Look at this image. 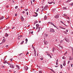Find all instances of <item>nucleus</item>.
<instances>
[{
  "label": "nucleus",
  "instance_id": "f257e3e1",
  "mask_svg": "<svg viewBox=\"0 0 73 73\" xmlns=\"http://www.w3.org/2000/svg\"><path fill=\"white\" fill-rule=\"evenodd\" d=\"M48 5H46L44 7V9H41V11H45L47 10V9H48Z\"/></svg>",
  "mask_w": 73,
  "mask_h": 73
},
{
  "label": "nucleus",
  "instance_id": "f03ea898",
  "mask_svg": "<svg viewBox=\"0 0 73 73\" xmlns=\"http://www.w3.org/2000/svg\"><path fill=\"white\" fill-rule=\"evenodd\" d=\"M59 15L58 14H57L56 16H55V17L56 19H58L59 17Z\"/></svg>",
  "mask_w": 73,
  "mask_h": 73
},
{
  "label": "nucleus",
  "instance_id": "7ed1b4c3",
  "mask_svg": "<svg viewBox=\"0 0 73 73\" xmlns=\"http://www.w3.org/2000/svg\"><path fill=\"white\" fill-rule=\"evenodd\" d=\"M47 54L48 56H50L51 58H52V56H50V54H49V53L47 52Z\"/></svg>",
  "mask_w": 73,
  "mask_h": 73
},
{
  "label": "nucleus",
  "instance_id": "20e7f679",
  "mask_svg": "<svg viewBox=\"0 0 73 73\" xmlns=\"http://www.w3.org/2000/svg\"><path fill=\"white\" fill-rule=\"evenodd\" d=\"M50 31L51 32H54V31L52 28L50 29Z\"/></svg>",
  "mask_w": 73,
  "mask_h": 73
},
{
  "label": "nucleus",
  "instance_id": "39448f33",
  "mask_svg": "<svg viewBox=\"0 0 73 73\" xmlns=\"http://www.w3.org/2000/svg\"><path fill=\"white\" fill-rule=\"evenodd\" d=\"M48 42L47 41H44V44L45 45H47L48 44Z\"/></svg>",
  "mask_w": 73,
  "mask_h": 73
},
{
  "label": "nucleus",
  "instance_id": "423d86ee",
  "mask_svg": "<svg viewBox=\"0 0 73 73\" xmlns=\"http://www.w3.org/2000/svg\"><path fill=\"white\" fill-rule=\"evenodd\" d=\"M14 65L13 64H11V65L10 66V68H14V66H13Z\"/></svg>",
  "mask_w": 73,
  "mask_h": 73
},
{
  "label": "nucleus",
  "instance_id": "0eeeda50",
  "mask_svg": "<svg viewBox=\"0 0 73 73\" xmlns=\"http://www.w3.org/2000/svg\"><path fill=\"white\" fill-rule=\"evenodd\" d=\"M36 29H38V27H39V25L38 24H37L36 25Z\"/></svg>",
  "mask_w": 73,
  "mask_h": 73
},
{
  "label": "nucleus",
  "instance_id": "6e6552de",
  "mask_svg": "<svg viewBox=\"0 0 73 73\" xmlns=\"http://www.w3.org/2000/svg\"><path fill=\"white\" fill-rule=\"evenodd\" d=\"M36 13V15H33V17H37V15H38V14H37V13Z\"/></svg>",
  "mask_w": 73,
  "mask_h": 73
},
{
  "label": "nucleus",
  "instance_id": "1a4fd4ad",
  "mask_svg": "<svg viewBox=\"0 0 73 73\" xmlns=\"http://www.w3.org/2000/svg\"><path fill=\"white\" fill-rule=\"evenodd\" d=\"M21 37H23V36L22 35H20V36H19L18 37V40H20V38H21Z\"/></svg>",
  "mask_w": 73,
  "mask_h": 73
},
{
  "label": "nucleus",
  "instance_id": "9d476101",
  "mask_svg": "<svg viewBox=\"0 0 73 73\" xmlns=\"http://www.w3.org/2000/svg\"><path fill=\"white\" fill-rule=\"evenodd\" d=\"M66 41L67 42H69V39L67 38L66 39H65Z\"/></svg>",
  "mask_w": 73,
  "mask_h": 73
},
{
  "label": "nucleus",
  "instance_id": "9b49d317",
  "mask_svg": "<svg viewBox=\"0 0 73 73\" xmlns=\"http://www.w3.org/2000/svg\"><path fill=\"white\" fill-rule=\"evenodd\" d=\"M73 60V57H72L71 56L70 57L69 60Z\"/></svg>",
  "mask_w": 73,
  "mask_h": 73
},
{
  "label": "nucleus",
  "instance_id": "f8f14e48",
  "mask_svg": "<svg viewBox=\"0 0 73 73\" xmlns=\"http://www.w3.org/2000/svg\"><path fill=\"white\" fill-rule=\"evenodd\" d=\"M16 67H17V69H18V70L20 69L19 66L17 65Z\"/></svg>",
  "mask_w": 73,
  "mask_h": 73
},
{
  "label": "nucleus",
  "instance_id": "ddd939ff",
  "mask_svg": "<svg viewBox=\"0 0 73 73\" xmlns=\"http://www.w3.org/2000/svg\"><path fill=\"white\" fill-rule=\"evenodd\" d=\"M48 4H52V3H54V2H48Z\"/></svg>",
  "mask_w": 73,
  "mask_h": 73
},
{
  "label": "nucleus",
  "instance_id": "4468645a",
  "mask_svg": "<svg viewBox=\"0 0 73 73\" xmlns=\"http://www.w3.org/2000/svg\"><path fill=\"white\" fill-rule=\"evenodd\" d=\"M4 19V16H2L0 18V20H2V19Z\"/></svg>",
  "mask_w": 73,
  "mask_h": 73
},
{
  "label": "nucleus",
  "instance_id": "2eb2a0df",
  "mask_svg": "<svg viewBox=\"0 0 73 73\" xmlns=\"http://www.w3.org/2000/svg\"><path fill=\"white\" fill-rule=\"evenodd\" d=\"M46 19H47V17L46 16H45L44 18V20H46Z\"/></svg>",
  "mask_w": 73,
  "mask_h": 73
},
{
  "label": "nucleus",
  "instance_id": "dca6fc26",
  "mask_svg": "<svg viewBox=\"0 0 73 73\" xmlns=\"http://www.w3.org/2000/svg\"><path fill=\"white\" fill-rule=\"evenodd\" d=\"M60 46L59 47L60 49H63V47L62 46Z\"/></svg>",
  "mask_w": 73,
  "mask_h": 73
},
{
  "label": "nucleus",
  "instance_id": "f3484780",
  "mask_svg": "<svg viewBox=\"0 0 73 73\" xmlns=\"http://www.w3.org/2000/svg\"><path fill=\"white\" fill-rule=\"evenodd\" d=\"M40 27H38V32H40Z\"/></svg>",
  "mask_w": 73,
  "mask_h": 73
},
{
  "label": "nucleus",
  "instance_id": "a211bd4d",
  "mask_svg": "<svg viewBox=\"0 0 73 73\" xmlns=\"http://www.w3.org/2000/svg\"><path fill=\"white\" fill-rule=\"evenodd\" d=\"M3 41H4V42H5V40H3L2 42V43H1L0 44H3Z\"/></svg>",
  "mask_w": 73,
  "mask_h": 73
},
{
  "label": "nucleus",
  "instance_id": "6ab92c4d",
  "mask_svg": "<svg viewBox=\"0 0 73 73\" xmlns=\"http://www.w3.org/2000/svg\"><path fill=\"white\" fill-rule=\"evenodd\" d=\"M5 36L6 37H8V34H7V33H6Z\"/></svg>",
  "mask_w": 73,
  "mask_h": 73
},
{
  "label": "nucleus",
  "instance_id": "aec40b11",
  "mask_svg": "<svg viewBox=\"0 0 73 73\" xmlns=\"http://www.w3.org/2000/svg\"><path fill=\"white\" fill-rule=\"evenodd\" d=\"M71 1H72V0H68L66 2V3H68V2H70Z\"/></svg>",
  "mask_w": 73,
  "mask_h": 73
},
{
  "label": "nucleus",
  "instance_id": "412c9836",
  "mask_svg": "<svg viewBox=\"0 0 73 73\" xmlns=\"http://www.w3.org/2000/svg\"><path fill=\"white\" fill-rule=\"evenodd\" d=\"M21 20H24V18H23V16L21 17Z\"/></svg>",
  "mask_w": 73,
  "mask_h": 73
},
{
  "label": "nucleus",
  "instance_id": "4be33fe9",
  "mask_svg": "<svg viewBox=\"0 0 73 73\" xmlns=\"http://www.w3.org/2000/svg\"><path fill=\"white\" fill-rule=\"evenodd\" d=\"M52 51L53 52H54V48H53Z\"/></svg>",
  "mask_w": 73,
  "mask_h": 73
},
{
  "label": "nucleus",
  "instance_id": "5701e85b",
  "mask_svg": "<svg viewBox=\"0 0 73 73\" xmlns=\"http://www.w3.org/2000/svg\"><path fill=\"white\" fill-rule=\"evenodd\" d=\"M66 64H65V62H64L63 64V66H65Z\"/></svg>",
  "mask_w": 73,
  "mask_h": 73
},
{
  "label": "nucleus",
  "instance_id": "b1692460",
  "mask_svg": "<svg viewBox=\"0 0 73 73\" xmlns=\"http://www.w3.org/2000/svg\"><path fill=\"white\" fill-rule=\"evenodd\" d=\"M60 22H61V23H62L63 24H64V25H65V24H64V23H63V22H62V21H60Z\"/></svg>",
  "mask_w": 73,
  "mask_h": 73
},
{
  "label": "nucleus",
  "instance_id": "393cba45",
  "mask_svg": "<svg viewBox=\"0 0 73 73\" xmlns=\"http://www.w3.org/2000/svg\"><path fill=\"white\" fill-rule=\"evenodd\" d=\"M48 34H46L45 35V36L46 37H48Z\"/></svg>",
  "mask_w": 73,
  "mask_h": 73
},
{
  "label": "nucleus",
  "instance_id": "a878e982",
  "mask_svg": "<svg viewBox=\"0 0 73 73\" xmlns=\"http://www.w3.org/2000/svg\"><path fill=\"white\" fill-rule=\"evenodd\" d=\"M60 68H61V69H62V64L60 65Z\"/></svg>",
  "mask_w": 73,
  "mask_h": 73
},
{
  "label": "nucleus",
  "instance_id": "bb28decb",
  "mask_svg": "<svg viewBox=\"0 0 73 73\" xmlns=\"http://www.w3.org/2000/svg\"><path fill=\"white\" fill-rule=\"evenodd\" d=\"M49 24H51V25H52L53 23H52V22H49Z\"/></svg>",
  "mask_w": 73,
  "mask_h": 73
},
{
  "label": "nucleus",
  "instance_id": "cd10ccee",
  "mask_svg": "<svg viewBox=\"0 0 73 73\" xmlns=\"http://www.w3.org/2000/svg\"><path fill=\"white\" fill-rule=\"evenodd\" d=\"M8 65H9L10 66H11V64L9 63Z\"/></svg>",
  "mask_w": 73,
  "mask_h": 73
},
{
  "label": "nucleus",
  "instance_id": "c85d7f7f",
  "mask_svg": "<svg viewBox=\"0 0 73 73\" xmlns=\"http://www.w3.org/2000/svg\"><path fill=\"white\" fill-rule=\"evenodd\" d=\"M38 10H39V8H38L36 10V12H37L38 11Z\"/></svg>",
  "mask_w": 73,
  "mask_h": 73
},
{
  "label": "nucleus",
  "instance_id": "c756f323",
  "mask_svg": "<svg viewBox=\"0 0 73 73\" xmlns=\"http://www.w3.org/2000/svg\"><path fill=\"white\" fill-rule=\"evenodd\" d=\"M28 10V9H25V11H27Z\"/></svg>",
  "mask_w": 73,
  "mask_h": 73
},
{
  "label": "nucleus",
  "instance_id": "7c9ffc66",
  "mask_svg": "<svg viewBox=\"0 0 73 73\" xmlns=\"http://www.w3.org/2000/svg\"><path fill=\"white\" fill-rule=\"evenodd\" d=\"M25 41L26 42H27V41H28V39L27 38H26L25 39Z\"/></svg>",
  "mask_w": 73,
  "mask_h": 73
},
{
  "label": "nucleus",
  "instance_id": "2f4dec72",
  "mask_svg": "<svg viewBox=\"0 0 73 73\" xmlns=\"http://www.w3.org/2000/svg\"><path fill=\"white\" fill-rule=\"evenodd\" d=\"M13 60V59L11 58L10 59V61H12V60Z\"/></svg>",
  "mask_w": 73,
  "mask_h": 73
},
{
  "label": "nucleus",
  "instance_id": "473e14b6",
  "mask_svg": "<svg viewBox=\"0 0 73 73\" xmlns=\"http://www.w3.org/2000/svg\"><path fill=\"white\" fill-rule=\"evenodd\" d=\"M62 40H61L60 42V44H62Z\"/></svg>",
  "mask_w": 73,
  "mask_h": 73
},
{
  "label": "nucleus",
  "instance_id": "72a5a7b5",
  "mask_svg": "<svg viewBox=\"0 0 73 73\" xmlns=\"http://www.w3.org/2000/svg\"><path fill=\"white\" fill-rule=\"evenodd\" d=\"M63 9H66V7H63Z\"/></svg>",
  "mask_w": 73,
  "mask_h": 73
},
{
  "label": "nucleus",
  "instance_id": "f704fd0d",
  "mask_svg": "<svg viewBox=\"0 0 73 73\" xmlns=\"http://www.w3.org/2000/svg\"><path fill=\"white\" fill-rule=\"evenodd\" d=\"M67 53V51H66L65 53L64 54V55H66V54Z\"/></svg>",
  "mask_w": 73,
  "mask_h": 73
},
{
  "label": "nucleus",
  "instance_id": "c9c22d12",
  "mask_svg": "<svg viewBox=\"0 0 73 73\" xmlns=\"http://www.w3.org/2000/svg\"><path fill=\"white\" fill-rule=\"evenodd\" d=\"M40 60H43V58H40Z\"/></svg>",
  "mask_w": 73,
  "mask_h": 73
},
{
  "label": "nucleus",
  "instance_id": "e433bc0d",
  "mask_svg": "<svg viewBox=\"0 0 73 73\" xmlns=\"http://www.w3.org/2000/svg\"><path fill=\"white\" fill-rule=\"evenodd\" d=\"M23 43H24V41H23L22 42H21V44H23Z\"/></svg>",
  "mask_w": 73,
  "mask_h": 73
},
{
  "label": "nucleus",
  "instance_id": "4c0bfd02",
  "mask_svg": "<svg viewBox=\"0 0 73 73\" xmlns=\"http://www.w3.org/2000/svg\"><path fill=\"white\" fill-rule=\"evenodd\" d=\"M62 59H65V56H63L62 58Z\"/></svg>",
  "mask_w": 73,
  "mask_h": 73
},
{
  "label": "nucleus",
  "instance_id": "58836bf2",
  "mask_svg": "<svg viewBox=\"0 0 73 73\" xmlns=\"http://www.w3.org/2000/svg\"><path fill=\"white\" fill-rule=\"evenodd\" d=\"M39 73H42V72H41V71H39Z\"/></svg>",
  "mask_w": 73,
  "mask_h": 73
},
{
  "label": "nucleus",
  "instance_id": "ea45409f",
  "mask_svg": "<svg viewBox=\"0 0 73 73\" xmlns=\"http://www.w3.org/2000/svg\"><path fill=\"white\" fill-rule=\"evenodd\" d=\"M62 29H65V28L63 27L62 28Z\"/></svg>",
  "mask_w": 73,
  "mask_h": 73
},
{
  "label": "nucleus",
  "instance_id": "a19ab883",
  "mask_svg": "<svg viewBox=\"0 0 73 73\" xmlns=\"http://www.w3.org/2000/svg\"><path fill=\"white\" fill-rule=\"evenodd\" d=\"M62 29H65V28L63 27L62 28Z\"/></svg>",
  "mask_w": 73,
  "mask_h": 73
},
{
  "label": "nucleus",
  "instance_id": "79ce46f5",
  "mask_svg": "<svg viewBox=\"0 0 73 73\" xmlns=\"http://www.w3.org/2000/svg\"><path fill=\"white\" fill-rule=\"evenodd\" d=\"M71 67H73V64H71Z\"/></svg>",
  "mask_w": 73,
  "mask_h": 73
},
{
  "label": "nucleus",
  "instance_id": "37998d69",
  "mask_svg": "<svg viewBox=\"0 0 73 73\" xmlns=\"http://www.w3.org/2000/svg\"><path fill=\"white\" fill-rule=\"evenodd\" d=\"M6 8H8V7H9V6H8V5L6 6Z\"/></svg>",
  "mask_w": 73,
  "mask_h": 73
},
{
  "label": "nucleus",
  "instance_id": "c03bdc74",
  "mask_svg": "<svg viewBox=\"0 0 73 73\" xmlns=\"http://www.w3.org/2000/svg\"><path fill=\"white\" fill-rule=\"evenodd\" d=\"M70 62V61H68V64H69Z\"/></svg>",
  "mask_w": 73,
  "mask_h": 73
},
{
  "label": "nucleus",
  "instance_id": "a18cd8bd",
  "mask_svg": "<svg viewBox=\"0 0 73 73\" xmlns=\"http://www.w3.org/2000/svg\"><path fill=\"white\" fill-rule=\"evenodd\" d=\"M23 13H25V11H23L22 12Z\"/></svg>",
  "mask_w": 73,
  "mask_h": 73
},
{
  "label": "nucleus",
  "instance_id": "49530a36",
  "mask_svg": "<svg viewBox=\"0 0 73 73\" xmlns=\"http://www.w3.org/2000/svg\"><path fill=\"white\" fill-rule=\"evenodd\" d=\"M64 33L65 34H67V33H66V32H65V31H64Z\"/></svg>",
  "mask_w": 73,
  "mask_h": 73
},
{
  "label": "nucleus",
  "instance_id": "de8ad7c7",
  "mask_svg": "<svg viewBox=\"0 0 73 73\" xmlns=\"http://www.w3.org/2000/svg\"><path fill=\"white\" fill-rule=\"evenodd\" d=\"M51 70H52V72H54V71H53V70H52V69H50Z\"/></svg>",
  "mask_w": 73,
  "mask_h": 73
},
{
  "label": "nucleus",
  "instance_id": "09e8293b",
  "mask_svg": "<svg viewBox=\"0 0 73 73\" xmlns=\"http://www.w3.org/2000/svg\"><path fill=\"white\" fill-rule=\"evenodd\" d=\"M15 9H17V6H16V7H15Z\"/></svg>",
  "mask_w": 73,
  "mask_h": 73
},
{
  "label": "nucleus",
  "instance_id": "8fccbe9b",
  "mask_svg": "<svg viewBox=\"0 0 73 73\" xmlns=\"http://www.w3.org/2000/svg\"><path fill=\"white\" fill-rule=\"evenodd\" d=\"M27 15H28V12H27Z\"/></svg>",
  "mask_w": 73,
  "mask_h": 73
},
{
  "label": "nucleus",
  "instance_id": "3c124183",
  "mask_svg": "<svg viewBox=\"0 0 73 73\" xmlns=\"http://www.w3.org/2000/svg\"><path fill=\"white\" fill-rule=\"evenodd\" d=\"M38 22L37 21H35V23H37Z\"/></svg>",
  "mask_w": 73,
  "mask_h": 73
},
{
  "label": "nucleus",
  "instance_id": "603ef678",
  "mask_svg": "<svg viewBox=\"0 0 73 73\" xmlns=\"http://www.w3.org/2000/svg\"><path fill=\"white\" fill-rule=\"evenodd\" d=\"M17 14H15V16H17Z\"/></svg>",
  "mask_w": 73,
  "mask_h": 73
},
{
  "label": "nucleus",
  "instance_id": "864d4df0",
  "mask_svg": "<svg viewBox=\"0 0 73 73\" xmlns=\"http://www.w3.org/2000/svg\"><path fill=\"white\" fill-rule=\"evenodd\" d=\"M56 65H58V62H56Z\"/></svg>",
  "mask_w": 73,
  "mask_h": 73
},
{
  "label": "nucleus",
  "instance_id": "5fc2aeb1",
  "mask_svg": "<svg viewBox=\"0 0 73 73\" xmlns=\"http://www.w3.org/2000/svg\"><path fill=\"white\" fill-rule=\"evenodd\" d=\"M26 68H27V69H26V70H28V67H26Z\"/></svg>",
  "mask_w": 73,
  "mask_h": 73
},
{
  "label": "nucleus",
  "instance_id": "6e6d98bb",
  "mask_svg": "<svg viewBox=\"0 0 73 73\" xmlns=\"http://www.w3.org/2000/svg\"><path fill=\"white\" fill-rule=\"evenodd\" d=\"M58 60L57 59L56 61V62H58Z\"/></svg>",
  "mask_w": 73,
  "mask_h": 73
},
{
  "label": "nucleus",
  "instance_id": "4d7b16f0",
  "mask_svg": "<svg viewBox=\"0 0 73 73\" xmlns=\"http://www.w3.org/2000/svg\"><path fill=\"white\" fill-rule=\"evenodd\" d=\"M8 46H9L8 45H7L6 46V47H7V48H8Z\"/></svg>",
  "mask_w": 73,
  "mask_h": 73
},
{
  "label": "nucleus",
  "instance_id": "13d9d810",
  "mask_svg": "<svg viewBox=\"0 0 73 73\" xmlns=\"http://www.w3.org/2000/svg\"><path fill=\"white\" fill-rule=\"evenodd\" d=\"M73 5V3H71V5Z\"/></svg>",
  "mask_w": 73,
  "mask_h": 73
},
{
  "label": "nucleus",
  "instance_id": "bf43d9fd",
  "mask_svg": "<svg viewBox=\"0 0 73 73\" xmlns=\"http://www.w3.org/2000/svg\"><path fill=\"white\" fill-rule=\"evenodd\" d=\"M66 32H68V30H66Z\"/></svg>",
  "mask_w": 73,
  "mask_h": 73
},
{
  "label": "nucleus",
  "instance_id": "052dcab7",
  "mask_svg": "<svg viewBox=\"0 0 73 73\" xmlns=\"http://www.w3.org/2000/svg\"><path fill=\"white\" fill-rule=\"evenodd\" d=\"M29 54V52H27V54Z\"/></svg>",
  "mask_w": 73,
  "mask_h": 73
},
{
  "label": "nucleus",
  "instance_id": "680f3d73",
  "mask_svg": "<svg viewBox=\"0 0 73 73\" xmlns=\"http://www.w3.org/2000/svg\"><path fill=\"white\" fill-rule=\"evenodd\" d=\"M30 27V25H29V26H28L27 27L28 28V27Z\"/></svg>",
  "mask_w": 73,
  "mask_h": 73
},
{
  "label": "nucleus",
  "instance_id": "e2e57ef3",
  "mask_svg": "<svg viewBox=\"0 0 73 73\" xmlns=\"http://www.w3.org/2000/svg\"><path fill=\"white\" fill-rule=\"evenodd\" d=\"M33 33V31H32V32H31V34H32Z\"/></svg>",
  "mask_w": 73,
  "mask_h": 73
},
{
  "label": "nucleus",
  "instance_id": "0e129e2a",
  "mask_svg": "<svg viewBox=\"0 0 73 73\" xmlns=\"http://www.w3.org/2000/svg\"><path fill=\"white\" fill-rule=\"evenodd\" d=\"M59 27V28H61L62 29V27Z\"/></svg>",
  "mask_w": 73,
  "mask_h": 73
},
{
  "label": "nucleus",
  "instance_id": "69168bd1",
  "mask_svg": "<svg viewBox=\"0 0 73 73\" xmlns=\"http://www.w3.org/2000/svg\"><path fill=\"white\" fill-rule=\"evenodd\" d=\"M33 2H35V0H33Z\"/></svg>",
  "mask_w": 73,
  "mask_h": 73
},
{
  "label": "nucleus",
  "instance_id": "338daca9",
  "mask_svg": "<svg viewBox=\"0 0 73 73\" xmlns=\"http://www.w3.org/2000/svg\"><path fill=\"white\" fill-rule=\"evenodd\" d=\"M52 25H53V26H54V25H55L54 24L52 23Z\"/></svg>",
  "mask_w": 73,
  "mask_h": 73
},
{
  "label": "nucleus",
  "instance_id": "774afa93",
  "mask_svg": "<svg viewBox=\"0 0 73 73\" xmlns=\"http://www.w3.org/2000/svg\"><path fill=\"white\" fill-rule=\"evenodd\" d=\"M72 52H73V48H72Z\"/></svg>",
  "mask_w": 73,
  "mask_h": 73
}]
</instances>
